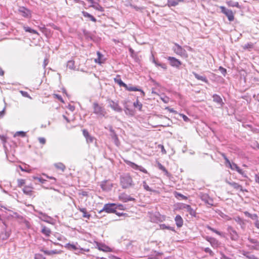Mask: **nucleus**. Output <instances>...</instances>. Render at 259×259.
I'll use <instances>...</instances> for the list:
<instances>
[{
	"label": "nucleus",
	"mask_w": 259,
	"mask_h": 259,
	"mask_svg": "<svg viewBox=\"0 0 259 259\" xmlns=\"http://www.w3.org/2000/svg\"><path fill=\"white\" fill-rule=\"evenodd\" d=\"M83 34L87 39L90 40L93 39V36L89 31L84 30L83 31Z\"/></svg>",
	"instance_id": "obj_42"
},
{
	"label": "nucleus",
	"mask_w": 259,
	"mask_h": 259,
	"mask_svg": "<svg viewBox=\"0 0 259 259\" xmlns=\"http://www.w3.org/2000/svg\"><path fill=\"white\" fill-rule=\"evenodd\" d=\"M220 9L221 12L227 17L229 21L231 22L234 20V15L231 10L228 9L224 6H220Z\"/></svg>",
	"instance_id": "obj_5"
},
{
	"label": "nucleus",
	"mask_w": 259,
	"mask_h": 259,
	"mask_svg": "<svg viewBox=\"0 0 259 259\" xmlns=\"http://www.w3.org/2000/svg\"><path fill=\"white\" fill-rule=\"evenodd\" d=\"M114 81L115 82L117 83L120 87H126V84L122 81L119 76H117L115 78Z\"/></svg>",
	"instance_id": "obj_38"
},
{
	"label": "nucleus",
	"mask_w": 259,
	"mask_h": 259,
	"mask_svg": "<svg viewBox=\"0 0 259 259\" xmlns=\"http://www.w3.org/2000/svg\"><path fill=\"white\" fill-rule=\"evenodd\" d=\"M248 240L250 243L253 244V245L249 246L250 249L259 250V241L250 237L248 238Z\"/></svg>",
	"instance_id": "obj_14"
},
{
	"label": "nucleus",
	"mask_w": 259,
	"mask_h": 259,
	"mask_svg": "<svg viewBox=\"0 0 259 259\" xmlns=\"http://www.w3.org/2000/svg\"><path fill=\"white\" fill-rule=\"evenodd\" d=\"M38 140L39 143L41 144L44 145L46 143V140L45 138H44L39 137V138H38Z\"/></svg>",
	"instance_id": "obj_60"
},
{
	"label": "nucleus",
	"mask_w": 259,
	"mask_h": 259,
	"mask_svg": "<svg viewBox=\"0 0 259 259\" xmlns=\"http://www.w3.org/2000/svg\"><path fill=\"white\" fill-rule=\"evenodd\" d=\"M10 235L9 232L5 231L4 232H2L0 234V239L5 240L7 239Z\"/></svg>",
	"instance_id": "obj_35"
},
{
	"label": "nucleus",
	"mask_w": 259,
	"mask_h": 259,
	"mask_svg": "<svg viewBox=\"0 0 259 259\" xmlns=\"http://www.w3.org/2000/svg\"><path fill=\"white\" fill-rule=\"evenodd\" d=\"M40 250L42 252H44L45 254L48 255H51L54 254H60L61 253V250H57L56 249L53 250H47L42 249Z\"/></svg>",
	"instance_id": "obj_26"
},
{
	"label": "nucleus",
	"mask_w": 259,
	"mask_h": 259,
	"mask_svg": "<svg viewBox=\"0 0 259 259\" xmlns=\"http://www.w3.org/2000/svg\"><path fill=\"white\" fill-rule=\"evenodd\" d=\"M125 109L124 111L126 114H129L131 115H133L134 114L133 111L132 110L130 109L127 106H125Z\"/></svg>",
	"instance_id": "obj_49"
},
{
	"label": "nucleus",
	"mask_w": 259,
	"mask_h": 259,
	"mask_svg": "<svg viewBox=\"0 0 259 259\" xmlns=\"http://www.w3.org/2000/svg\"><path fill=\"white\" fill-rule=\"evenodd\" d=\"M167 60L169 61L170 65L172 67L179 68L182 64V62L179 60L174 57H168Z\"/></svg>",
	"instance_id": "obj_12"
},
{
	"label": "nucleus",
	"mask_w": 259,
	"mask_h": 259,
	"mask_svg": "<svg viewBox=\"0 0 259 259\" xmlns=\"http://www.w3.org/2000/svg\"><path fill=\"white\" fill-rule=\"evenodd\" d=\"M110 136L111 137L112 139L113 140L115 144L118 146L119 140L118 137L116 133H113V134H110Z\"/></svg>",
	"instance_id": "obj_45"
},
{
	"label": "nucleus",
	"mask_w": 259,
	"mask_h": 259,
	"mask_svg": "<svg viewBox=\"0 0 259 259\" xmlns=\"http://www.w3.org/2000/svg\"><path fill=\"white\" fill-rule=\"evenodd\" d=\"M172 50L177 55L183 58H187L188 57L186 51L177 43H174Z\"/></svg>",
	"instance_id": "obj_2"
},
{
	"label": "nucleus",
	"mask_w": 259,
	"mask_h": 259,
	"mask_svg": "<svg viewBox=\"0 0 259 259\" xmlns=\"http://www.w3.org/2000/svg\"><path fill=\"white\" fill-rule=\"evenodd\" d=\"M213 101L218 103V104L221 105L222 106L224 104V103L223 102L222 99L221 97L217 95V94H214L212 96Z\"/></svg>",
	"instance_id": "obj_23"
},
{
	"label": "nucleus",
	"mask_w": 259,
	"mask_h": 259,
	"mask_svg": "<svg viewBox=\"0 0 259 259\" xmlns=\"http://www.w3.org/2000/svg\"><path fill=\"white\" fill-rule=\"evenodd\" d=\"M109 105L111 108H112L116 112H120L122 110V108L119 106L118 103L112 100L109 101Z\"/></svg>",
	"instance_id": "obj_13"
},
{
	"label": "nucleus",
	"mask_w": 259,
	"mask_h": 259,
	"mask_svg": "<svg viewBox=\"0 0 259 259\" xmlns=\"http://www.w3.org/2000/svg\"><path fill=\"white\" fill-rule=\"evenodd\" d=\"M199 197L201 200L203 201L204 203L210 206H213V200L207 194L200 193L199 194Z\"/></svg>",
	"instance_id": "obj_8"
},
{
	"label": "nucleus",
	"mask_w": 259,
	"mask_h": 259,
	"mask_svg": "<svg viewBox=\"0 0 259 259\" xmlns=\"http://www.w3.org/2000/svg\"><path fill=\"white\" fill-rule=\"evenodd\" d=\"M180 116L183 118V120L186 122H188L190 121V119L185 115L183 114H181Z\"/></svg>",
	"instance_id": "obj_58"
},
{
	"label": "nucleus",
	"mask_w": 259,
	"mask_h": 259,
	"mask_svg": "<svg viewBox=\"0 0 259 259\" xmlns=\"http://www.w3.org/2000/svg\"><path fill=\"white\" fill-rule=\"evenodd\" d=\"M253 44L250 42V43H247L246 44H245L244 46V49H252L253 48Z\"/></svg>",
	"instance_id": "obj_54"
},
{
	"label": "nucleus",
	"mask_w": 259,
	"mask_h": 259,
	"mask_svg": "<svg viewBox=\"0 0 259 259\" xmlns=\"http://www.w3.org/2000/svg\"><path fill=\"white\" fill-rule=\"evenodd\" d=\"M34 211L37 212L39 215H36L39 219L42 221L50 223L49 220H51L52 218L48 215L46 213H43L40 211H38L36 209H34Z\"/></svg>",
	"instance_id": "obj_11"
},
{
	"label": "nucleus",
	"mask_w": 259,
	"mask_h": 259,
	"mask_svg": "<svg viewBox=\"0 0 259 259\" xmlns=\"http://www.w3.org/2000/svg\"><path fill=\"white\" fill-rule=\"evenodd\" d=\"M41 228H42L41 230V233L43 234L44 235H45L47 237L49 236L51 233V230L49 228H48L45 226H43V225H41Z\"/></svg>",
	"instance_id": "obj_28"
},
{
	"label": "nucleus",
	"mask_w": 259,
	"mask_h": 259,
	"mask_svg": "<svg viewBox=\"0 0 259 259\" xmlns=\"http://www.w3.org/2000/svg\"><path fill=\"white\" fill-rule=\"evenodd\" d=\"M49 63V60L47 58L45 59L43 62V67L44 68H46V66L48 65Z\"/></svg>",
	"instance_id": "obj_64"
},
{
	"label": "nucleus",
	"mask_w": 259,
	"mask_h": 259,
	"mask_svg": "<svg viewBox=\"0 0 259 259\" xmlns=\"http://www.w3.org/2000/svg\"><path fill=\"white\" fill-rule=\"evenodd\" d=\"M23 222L27 228L29 229L31 228L30 223L28 221L24 220Z\"/></svg>",
	"instance_id": "obj_56"
},
{
	"label": "nucleus",
	"mask_w": 259,
	"mask_h": 259,
	"mask_svg": "<svg viewBox=\"0 0 259 259\" xmlns=\"http://www.w3.org/2000/svg\"><path fill=\"white\" fill-rule=\"evenodd\" d=\"M23 29L26 32H28L33 34H38V32L35 30L32 29L28 26H24Z\"/></svg>",
	"instance_id": "obj_41"
},
{
	"label": "nucleus",
	"mask_w": 259,
	"mask_h": 259,
	"mask_svg": "<svg viewBox=\"0 0 259 259\" xmlns=\"http://www.w3.org/2000/svg\"><path fill=\"white\" fill-rule=\"evenodd\" d=\"M93 112L100 117H104L106 114L105 109L99 105L98 103H93Z\"/></svg>",
	"instance_id": "obj_3"
},
{
	"label": "nucleus",
	"mask_w": 259,
	"mask_h": 259,
	"mask_svg": "<svg viewBox=\"0 0 259 259\" xmlns=\"http://www.w3.org/2000/svg\"><path fill=\"white\" fill-rule=\"evenodd\" d=\"M220 254L221 255V259H232L231 258L227 256L224 253L222 252H220Z\"/></svg>",
	"instance_id": "obj_59"
},
{
	"label": "nucleus",
	"mask_w": 259,
	"mask_h": 259,
	"mask_svg": "<svg viewBox=\"0 0 259 259\" xmlns=\"http://www.w3.org/2000/svg\"><path fill=\"white\" fill-rule=\"evenodd\" d=\"M227 183L236 190H239L241 192L246 191V190H244L242 188V186H241L237 183L234 182H230L229 181H227Z\"/></svg>",
	"instance_id": "obj_15"
},
{
	"label": "nucleus",
	"mask_w": 259,
	"mask_h": 259,
	"mask_svg": "<svg viewBox=\"0 0 259 259\" xmlns=\"http://www.w3.org/2000/svg\"><path fill=\"white\" fill-rule=\"evenodd\" d=\"M54 96H55V97L58 99L59 101H60L62 103H64V101L63 100V98H62V97L59 95H58V94H54Z\"/></svg>",
	"instance_id": "obj_61"
},
{
	"label": "nucleus",
	"mask_w": 259,
	"mask_h": 259,
	"mask_svg": "<svg viewBox=\"0 0 259 259\" xmlns=\"http://www.w3.org/2000/svg\"><path fill=\"white\" fill-rule=\"evenodd\" d=\"M98 248L99 250H102L104 251H108V249H109V248L108 246H107L103 244H100L98 246Z\"/></svg>",
	"instance_id": "obj_46"
},
{
	"label": "nucleus",
	"mask_w": 259,
	"mask_h": 259,
	"mask_svg": "<svg viewBox=\"0 0 259 259\" xmlns=\"http://www.w3.org/2000/svg\"><path fill=\"white\" fill-rule=\"evenodd\" d=\"M160 99L162 100V101L165 103H168L169 101V99L168 97L167 96H164V97H161L160 98Z\"/></svg>",
	"instance_id": "obj_57"
},
{
	"label": "nucleus",
	"mask_w": 259,
	"mask_h": 259,
	"mask_svg": "<svg viewBox=\"0 0 259 259\" xmlns=\"http://www.w3.org/2000/svg\"><path fill=\"white\" fill-rule=\"evenodd\" d=\"M230 168L232 170H236L239 174L243 175L244 171L236 163L232 162V164H230Z\"/></svg>",
	"instance_id": "obj_22"
},
{
	"label": "nucleus",
	"mask_w": 259,
	"mask_h": 259,
	"mask_svg": "<svg viewBox=\"0 0 259 259\" xmlns=\"http://www.w3.org/2000/svg\"><path fill=\"white\" fill-rule=\"evenodd\" d=\"M236 223H237L239 225L241 226V227H243V226L244 225V222L243 220L240 217H236L234 218L233 219Z\"/></svg>",
	"instance_id": "obj_39"
},
{
	"label": "nucleus",
	"mask_w": 259,
	"mask_h": 259,
	"mask_svg": "<svg viewBox=\"0 0 259 259\" xmlns=\"http://www.w3.org/2000/svg\"><path fill=\"white\" fill-rule=\"evenodd\" d=\"M176 224L178 228L182 227L183 225V220L180 215H177L175 218Z\"/></svg>",
	"instance_id": "obj_21"
},
{
	"label": "nucleus",
	"mask_w": 259,
	"mask_h": 259,
	"mask_svg": "<svg viewBox=\"0 0 259 259\" xmlns=\"http://www.w3.org/2000/svg\"><path fill=\"white\" fill-rule=\"evenodd\" d=\"M82 133L84 137L85 138L88 143H91L93 142L94 140V137L89 134L88 131L87 130L83 129L82 130Z\"/></svg>",
	"instance_id": "obj_18"
},
{
	"label": "nucleus",
	"mask_w": 259,
	"mask_h": 259,
	"mask_svg": "<svg viewBox=\"0 0 259 259\" xmlns=\"http://www.w3.org/2000/svg\"><path fill=\"white\" fill-rule=\"evenodd\" d=\"M206 228L208 230H210V231H212V232H213L215 233V234H217V235H218L220 236H221V237H225L224 234L223 232H221L218 231V230H217L216 229H214V228H213L211 227L210 226H208V225H207V226H206Z\"/></svg>",
	"instance_id": "obj_30"
},
{
	"label": "nucleus",
	"mask_w": 259,
	"mask_h": 259,
	"mask_svg": "<svg viewBox=\"0 0 259 259\" xmlns=\"http://www.w3.org/2000/svg\"><path fill=\"white\" fill-rule=\"evenodd\" d=\"M227 232L230 237V239L235 241H238L239 236L237 232L234 230V229L231 226L227 227Z\"/></svg>",
	"instance_id": "obj_7"
},
{
	"label": "nucleus",
	"mask_w": 259,
	"mask_h": 259,
	"mask_svg": "<svg viewBox=\"0 0 259 259\" xmlns=\"http://www.w3.org/2000/svg\"><path fill=\"white\" fill-rule=\"evenodd\" d=\"M115 207L116 210V209H119V210H124L125 209V207L121 204H115Z\"/></svg>",
	"instance_id": "obj_50"
},
{
	"label": "nucleus",
	"mask_w": 259,
	"mask_h": 259,
	"mask_svg": "<svg viewBox=\"0 0 259 259\" xmlns=\"http://www.w3.org/2000/svg\"><path fill=\"white\" fill-rule=\"evenodd\" d=\"M25 183V180L24 179H18V186L21 187L23 186Z\"/></svg>",
	"instance_id": "obj_51"
},
{
	"label": "nucleus",
	"mask_w": 259,
	"mask_h": 259,
	"mask_svg": "<svg viewBox=\"0 0 259 259\" xmlns=\"http://www.w3.org/2000/svg\"><path fill=\"white\" fill-rule=\"evenodd\" d=\"M204 251L206 253H208L211 256H213L214 255L213 252L209 247L205 248Z\"/></svg>",
	"instance_id": "obj_48"
},
{
	"label": "nucleus",
	"mask_w": 259,
	"mask_h": 259,
	"mask_svg": "<svg viewBox=\"0 0 259 259\" xmlns=\"http://www.w3.org/2000/svg\"><path fill=\"white\" fill-rule=\"evenodd\" d=\"M118 198L123 202H127L128 201H135L136 200L135 198L132 197L125 193H120L118 196Z\"/></svg>",
	"instance_id": "obj_10"
},
{
	"label": "nucleus",
	"mask_w": 259,
	"mask_h": 259,
	"mask_svg": "<svg viewBox=\"0 0 259 259\" xmlns=\"http://www.w3.org/2000/svg\"><path fill=\"white\" fill-rule=\"evenodd\" d=\"M91 7L94 8L96 10H98L100 12H103L104 11V8L100 6L98 3H95L94 5H91Z\"/></svg>",
	"instance_id": "obj_37"
},
{
	"label": "nucleus",
	"mask_w": 259,
	"mask_h": 259,
	"mask_svg": "<svg viewBox=\"0 0 259 259\" xmlns=\"http://www.w3.org/2000/svg\"><path fill=\"white\" fill-rule=\"evenodd\" d=\"M185 208L186 209L187 211L189 213V214L193 217H195L196 213L195 210H194L190 205H186Z\"/></svg>",
	"instance_id": "obj_32"
},
{
	"label": "nucleus",
	"mask_w": 259,
	"mask_h": 259,
	"mask_svg": "<svg viewBox=\"0 0 259 259\" xmlns=\"http://www.w3.org/2000/svg\"><path fill=\"white\" fill-rule=\"evenodd\" d=\"M184 1V0H167V5L169 7H175Z\"/></svg>",
	"instance_id": "obj_25"
},
{
	"label": "nucleus",
	"mask_w": 259,
	"mask_h": 259,
	"mask_svg": "<svg viewBox=\"0 0 259 259\" xmlns=\"http://www.w3.org/2000/svg\"><path fill=\"white\" fill-rule=\"evenodd\" d=\"M115 203L105 204L102 210L99 212L106 211L107 213H116Z\"/></svg>",
	"instance_id": "obj_6"
},
{
	"label": "nucleus",
	"mask_w": 259,
	"mask_h": 259,
	"mask_svg": "<svg viewBox=\"0 0 259 259\" xmlns=\"http://www.w3.org/2000/svg\"><path fill=\"white\" fill-rule=\"evenodd\" d=\"M65 247L71 250H76L79 249V248L76 245L70 244V243L66 244Z\"/></svg>",
	"instance_id": "obj_33"
},
{
	"label": "nucleus",
	"mask_w": 259,
	"mask_h": 259,
	"mask_svg": "<svg viewBox=\"0 0 259 259\" xmlns=\"http://www.w3.org/2000/svg\"><path fill=\"white\" fill-rule=\"evenodd\" d=\"M120 184L123 189H127L134 186L132 178L128 174L120 176Z\"/></svg>",
	"instance_id": "obj_1"
},
{
	"label": "nucleus",
	"mask_w": 259,
	"mask_h": 259,
	"mask_svg": "<svg viewBox=\"0 0 259 259\" xmlns=\"http://www.w3.org/2000/svg\"><path fill=\"white\" fill-rule=\"evenodd\" d=\"M242 254L248 259H258L257 257H256L253 254H252L250 252L247 251H243L242 252Z\"/></svg>",
	"instance_id": "obj_34"
},
{
	"label": "nucleus",
	"mask_w": 259,
	"mask_h": 259,
	"mask_svg": "<svg viewBox=\"0 0 259 259\" xmlns=\"http://www.w3.org/2000/svg\"><path fill=\"white\" fill-rule=\"evenodd\" d=\"M193 74L197 79L202 81L203 82H204L207 83H208V80L205 76L200 75L194 72H193Z\"/></svg>",
	"instance_id": "obj_24"
},
{
	"label": "nucleus",
	"mask_w": 259,
	"mask_h": 259,
	"mask_svg": "<svg viewBox=\"0 0 259 259\" xmlns=\"http://www.w3.org/2000/svg\"><path fill=\"white\" fill-rule=\"evenodd\" d=\"M219 70L221 71V73L224 76H226V74H227V70L223 68L222 66H220L219 68Z\"/></svg>",
	"instance_id": "obj_53"
},
{
	"label": "nucleus",
	"mask_w": 259,
	"mask_h": 259,
	"mask_svg": "<svg viewBox=\"0 0 259 259\" xmlns=\"http://www.w3.org/2000/svg\"><path fill=\"white\" fill-rule=\"evenodd\" d=\"M20 93L22 95V96L26 98H28L29 99H31V97L29 96V94L25 91H20Z\"/></svg>",
	"instance_id": "obj_52"
},
{
	"label": "nucleus",
	"mask_w": 259,
	"mask_h": 259,
	"mask_svg": "<svg viewBox=\"0 0 259 259\" xmlns=\"http://www.w3.org/2000/svg\"><path fill=\"white\" fill-rule=\"evenodd\" d=\"M18 11L21 16L25 18H30L31 17L32 13L31 10L25 7H19Z\"/></svg>",
	"instance_id": "obj_4"
},
{
	"label": "nucleus",
	"mask_w": 259,
	"mask_h": 259,
	"mask_svg": "<svg viewBox=\"0 0 259 259\" xmlns=\"http://www.w3.org/2000/svg\"><path fill=\"white\" fill-rule=\"evenodd\" d=\"M67 67L71 70H74L75 69V63L73 60H69L67 62Z\"/></svg>",
	"instance_id": "obj_40"
},
{
	"label": "nucleus",
	"mask_w": 259,
	"mask_h": 259,
	"mask_svg": "<svg viewBox=\"0 0 259 259\" xmlns=\"http://www.w3.org/2000/svg\"><path fill=\"white\" fill-rule=\"evenodd\" d=\"M19 136H20L22 137H24L26 136V133L23 131H19L17 132L14 135V137Z\"/></svg>",
	"instance_id": "obj_47"
},
{
	"label": "nucleus",
	"mask_w": 259,
	"mask_h": 259,
	"mask_svg": "<svg viewBox=\"0 0 259 259\" xmlns=\"http://www.w3.org/2000/svg\"><path fill=\"white\" fill-rule=\"evenodd\" d=\"M124 88L126 90H127L128 91H130V92L139 91L141 93L142 96H145V93L144 92V91L142 90H141V89H139L136 87H133L132 85H128L126 84V87H124Z\"/></svg>",
	"instance_id": "obj_19"
},
{
	"label": "nucleus",
	"mask_w": 259,
	"mask_h": 259,
	"mask_svg": "<svg viewBox=\"0 0 259 259\" xmlns=\"http://www.w3.org/2000/svg\"><path fill=\"white\" fill-rule=\"evenodd\" d=\"M54 166L57 169H60L62 172L64 171L66 168L65 165L61 162L56 163Z\"/></svg>",
	"instance_id": "obj_36"
},
{
	"label": "nucleus",
	"mask_w": 259,
	"mask_h": 259,
	"mask_svg": "<svg viewBox=\"0 0 259 259\" xmlns=\"http://www.w3.org/2000/svg\"><path fill=\"white\" fill-rule=\"evenodd\" d=\"M98 58L95 59V62L99 64L104 63L105 61V59L104 58V56L99 52H97Z\"/></svg>",
	"instance_id": "obj_20"
},
{
	"label": "nucleus",
	"mask_w": 259,
	"mask_h": 259,
	"mask_svg": "<svg viewBox=\"0 0 259 259\" xmlns=\"http://www.w3.org/2000/svg\"><path fill=\"white\" fill-rule=\"evenodd\" d=\"M206 240L210 243L211 246L213 248H217L220 245L219 241L214 238L207 237Z\"/></svg>",
	"instance_id": "obj_17"
},
{
	"label": "nucleus",
	"mask_w": 259,
	"mask_h": 259,
	"mask_svg": "<svg viewBox=\"0 0 259 259\" xmlns=\"http://www.w3.org/2000/svg\"><path fill=\"white\" fill-rule=\"evenodd\" d=\"M177 195L180 197L182 199L186 200L187 199V197L186 196H184V195L181 193H177Z\"/></svg>",
	"instance_id": "obj_62"
},
{
	"label": "nucleus",
	"mask_w": 259,
	"mask_h": 259,
	"mask_svg": "<svg viewBox=\"0 0 259 259\" xmlns=\"http://www.w3.org/2000/svg\"><path fill=\"white\" fill-rule=\"evenodd\" d=\"M33 188L28 186H25L23 189V192L26 195L31 196L32 195Z\"/></svg>",
	"instance_id": "obj_27"
},
{
	"label": "nucleus",
	"mask_w": 259,
	"mask_h": 259,
	"mask_svg": "<svg viewBox=\"0 0 259 259\" xmlns=\"http://www.w3.org/2000/svg\"><path fill=\"white\" fill-rule=\"evenodd\" d=\"M143 188L147 191L149 192H154L155 191L152 190L151 188L149 187V186L148 185L146 181L143 182Z\"/></svg>",
	"instance_id": "obj_43"
},
{
	"label": "nucleus",
	"mask_w": 259,
	"mask_h": 259,
	"mask_svg": "<svg viewBox=\"0 0 259 259\" xmlns=\"http://www.w3.org/2000/svg\"><path fill=\"white\" fill-rule=\"evenodd\" d=\"M133 105L135 108H138L139 110L141 111L142 110V104L138 100H137V101L134 103Z\"/></svg>",
	"instance_id": "obj_44"
},
{
	"label": "nucleus",
	"mask_w": 259,
	"mask_h": 259,
	"mask_svg": "<svg viewBox=\"0 0 259 259\" xmlns=\"http://www.w3.org/2000/svg\"><path fill=\"white\" fill-rule=\"evenodd\" d=\"M226 4L229 7H236L239 9H241V6L239 5L238 2H234L233 1H229L226 2Z\"/></svg>",
	"instance_id": "obj_29"
},
{
	"label": "nucleus",
	"mask_w": 259,
	"mask_h": 259,
	"mask_svg": "<svg viewBox=\"0 0 259 259\" xmlns=\"http://www.w3.org/2000/svg\"><path fill=\"white\" fill-rule=\"evenodd\" d=\"M82 14L84 17L89 18L91 21L94 22L97 21V19L89 13L85 11H82Z\"/></svg>",
	"instance_id": "obj_31"
},
{
	"label": "nucleus",
	"mask_w": 259,
	"mask_h": 259,
	"mask_svg": "<svg viewBox=\"0 0 259 259\" xmlns=\"http://www.w3.org/2000/svg\"><path fill=\"white\" fill-rule=\"evenodd\" d=\"M125 162L128 165L134 169L139 170L145 174L148 173L147 170L142 166L138 165L136 163L128 160L125 161Z\"/></svg>",
	"instance_id": "obj_9"
},
{
	"label": "nucleus",
	"mask_w": 259,
	"mask_h": 259,
	"mask_svg": "<svg viewBox=\"0 0 259 259\" xmlns=\"http://www.w3.org/2000/svg\"><path fill=\"white\" fill-rule=\"evenodd\" d=\"M257 215L256 214H251V216H250V219H251L252 220H256L257 221Z\"/></svg>",
	"instance_id": "obj_63"
},
{
	"label": "nucleus",
	"mask_w": 259,
	"mask_h": 259,
	"mask_svg": "<svg viewBox=\"0 0 259 259\" xmlns=\"http://www.w3.org/2000/svg\"><path fill=\"white\" fill-rule=\"evenodd\" d=\"M74 205L75 207L82 213L83 218H87L88 219H90L91 215L87 212V209L85 208H81L79 206H76L75 204Z\"/></svg>",
	"instance_id": "obj_16"
},
{
	"label": "nucleus",
	"mask_w": 259,
	"mask_h": 259,
	"mask_svg": "<svg viewBox=\"0 0 259 259\" xmlns=\"http://www.w3.org/2000/svg\"><path fill=\"white\" fill-rule=\"evenodd\" d=\"M34 258L35 259H46V257H44L42 254L37 253V254H35Z\"/></svg>",
	"instance_id": "obj_55"
}]
</instances>
